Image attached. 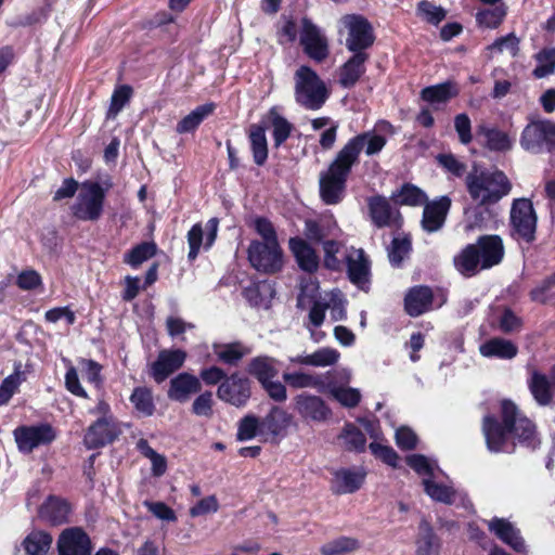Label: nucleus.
Instances as JSON below:
<instances>
[{
  "mask_svg": "<svg viewBox=\"0 0 555 555\" xmlns=\"http://www.w3.org/2000/svg\"><path fill=\"white\" fill-rule=\"evenodd\" d=\"M106 191L100 183L85 181L80 184L75 203L70 210L75 218L81 221H96L104 210Z\"/></svg>",
  "mask_w": 555,
  "mask_h": 555,
  "instance_id": "obj_5",
  "label": "nucleus"
},
{
  "mask_svg": "<svg viewBox=\"0 0 555 555\" xmlns=\"http://www.w3.org/2000/svg\"><path fill=\"white\" fill-rule=\"evenodd\" d=\"M201 389V379L195 375L183 372L170 380L167 397L172 401L185 403L193 395L199 392Z\"/></svg>",
  "mask_w": 555,
  "mask_h": 555,
  "instance_id": "obj_23",
  "label": "nucleus"
},
{
  "mask_svg": "<svg viewBox=\"0 0 555 555\" xmlns=\"http://www.w3.org/2000/svg\"><path fill=\"white\" fill-rule=\"evenodd\" d=\"M519 38L511 33L495 39L493 43L487 47V50L491 55L508 52L511 56L515 57L519 52Z\"/></svg>",
  "mask_w": 555,
  "mask_h": 555,
  "instance_id": "obj_52",
  "label": "nucleus"
},
{
  "mask_svg": "<svg viewBox=\"0 0 555 555\" xmlns=\"http://www.w3.org/2000/svg\"><path fill=\"white\" fill-rule=\"evenodd\" d=\"M360 547V542L356 538L339 537L334 539L320 548L322 555H347L357 551Z\"/></svg>",
  "mask_w": 555,
  "mask_h": 555,
  "instance_id": "obj_49",
  "label": "nucleus"
},
{
  "mask_svg": "<svg viewBox=\"0 0 555 555\" xmlns=\"http://www.w3.org/2000/svg\"><path fill=\"white\" fill-rule=\"evenodd\" d=\"M260 427L261 423L258 417L251 414L244 416L238 423L237 439L240 441H247L256 436H260Z\"/></svg>",
  "mask_w": 555,
  "mask_h": 555,
  "instance_id": "obj_57",
  "label": "nucleus"
},
{
  "mask_svg": "<svg viewBox=\"0 0 555 555\" xmlns=\"http://www.w3.org/2000/svg\"><path fill=\"white\" fill-rule=\"evenodd\" d=\"M433 291L428 286H415L404 298L405 310L411 317H418L430 309L433 305Z\"/></svg>",
  "mask_w": 555,
  "mask_h": 555,
  "instance_id": "obj_31",
  "label": "nucleus"
},
{
  "mask_svg": "<svg viewBox=\"0 0 555 555\" xmlns=\"http://www.w3.org/2000/svg\"><path fill=\"white\" fill-rule=\"evenodd\" d=\"M348 30L346 47L353 53L365 52L374 42L373 29L370 23L360 15H346L341 20Z\"/></svg>",
  "mask_w": 555,
  "mask_h": 555,
  "instance_id": "obj_11",
  "label": "nucleus"
},
{
  "mask_svg": "<svg viewBox=\"0 0 555 555\" xmlns=\"http://www.w3.org/2000/svg\"><path fill=\"white\" fill-rule=\"evenodd\" d=\"M420 530L421 538L417 541L416 555H434L436 552V535L431 527L426 521H422Z\"/></svg>",
  "mask_w": 555,
  "mask_h": 555,
  "instance_id": "obj_58",
  "label": "nucleus"
},
{
  "mask_svg": "<svg viewBox=\"0 0 555 555\" xmlns=\"http://www.w3.org/2000/svg\"><path fill=\"white\" fill-rule=\"evenodd\" d=\"M488 529L504 544L519 554H527V545L521 537L520 530L508 519L493 517L487 520Z\"/></svg>",
  "mask_w": 555,
  "mask_h": 555,
  "instance_id": "obj_17",
  "label": "nucleus"
},
{
  "mask_svg": "<svg viewBox=\"0 0 555 555\" xmlns=\"http://www.w3.org/2000/svg\"><path fill=\"white\" fill-rule=\"evenodd\" d=\"M412 251V242L408 236H396L387 248L388 259L392 267L400 268L409 259Z\"/></svg>",
  "mask_w": 555,
  "mask_h": 555,
  "instance_id": "obj_44",
  "label": "nucleus"
},
{
  "mask_svg": "<svg viewBox=\"0 0 555 555\" xmlns=\"http://www.w3.org/2000/svg\"><path fill=\"white\" fill-rule=\"evenodd\" d=\"M249 141L254 162L258 166H262L268 158V142L264 127L261 125H251L249 129Z\"/></svg>",
  "mask_w": 555,
  "mask_h": 555,
  "instance_id": "obj_40",
  "label": "nucleus"
},
{
  "mask_svg": "<svg viewBox=\"0 0 555 555\" xmlns=\"http://www.w3.org/2000/svg\"><path fill=\"white\" fill-rule=\"evenodd\" d=\"M456 270L465 275L473 276L481 269V260L476 245H467L455 258Z\"/></svg>",
  "mask_w": 555,
  "mask_h": 555,
  "instance_id": "obj_34",
  "label": "nucleus"
},
{
  "mask_svg": "<svg viewBox=\"0 0 555 555\" xmlns=\"http://www.w3.org/2000/svg\"><path fill=\"white\" fill-rule=\"evenodd\" d=\"M282 377L289 387L295 389L313 388L319 391H325V383L317 374L302 371L284 372Z\"/></svg>",
  "mask_w": 555,
  "mask_h": 555,
  "instance_id": "obj_36",
  "label": "nucleus"
},
{
  "mask_svg": "<svg viewBox=\"0 0 555 555\" xmlns=\"http://www.w3.org/2000/svg\"><path fill=\"white\" fill-rule=\"evenodd\" d=\"M408 465L413 468L418 475L425 478L434 476V472L437 468L435 463H431L426 456L422 454H412L406 457Z\"/></svg>",
  "mask_w": 555,
  "mask_h": 555,
  "instance_id": "obj_61",
  "label": "nucleus"
},
{
  "mask_svg": "<svg viewBox=\"0 0 555 555\" xmlns=\"http://www.w3.org/2000/svg\"><path fill=\"white\" fill-rule=\"evenodd\" d=\"M59 555H90L91 542L80 528H69L62 532L57 541Z\"/></svg>",
  "mask_w": 555,
  "mask_h": 555,
  "instance_id": "obj_22",
  "label": "nucleus"
},
{
  "mask_svg": "<svg viewBox=\"0 0 555 555\" xmlns=\"http://www.w3.org/2000/svg\"><path fill=\"white\" fill-rule=\"evenodd\" d=\"M501 413L503 425L492 415L483 417L482 433L490 452H513L515 442L509 441L511 437L527 448L535 449L538 447L539 439L534 424L519 414L514 402L503 400Z\"/></svg>",
  "mask_w": 555,
  "mask_h": 555,
  "instance_id": "obj_1",
  "label": "nucleus"
},
{
  "mask_svg": "<svg viewBox=\"0 0 555 555\" xmlns=\"http://www.w3.org/2000/svg\"><path fill=\"white\" fill-rule=\"evenodd\" d=\"M477 134L483 138V145L491 152L505 153L513 149L514 140L509 134L495 126L480 124Z\"/></svg>",
  "mask_w": 555,
  "mask_h": 555,
  "instance_id": "obj_27",
  "label": "nucleus"
},
{
  "mask_svg": "<svg viewBox=\"0 0 555 555\" xmlns=\"http://www.w3.org/2000/svg\"><path fill=\"white\" fill-rule=\"evenodd\" d=\"M519 144L532 154L555 151V122L550 119L530 121L521 131Z\"/></svg>",
  "mask_w": 555,
  "mask_h": 555,
  "instance_id": "obj_7",
  "label": "nucleus"
},
{
  "mask_svg": "<svg viewBox=\"0 0 555 555\" xmlns=\"http://www.w3.org/2000/svg\"><path fill=\"white\" fill-rule=\"evenodd\" d=\"M438 164L449 173L456 178L464 176L466 171V165L457 159L453 154H438L436 156Z\"/></svg>",
  "mask_w": 555,
  "mask_h": 555,
  "instance_id": "obj_60",
  "label": "nucleus"
},
{
  "mask_svg": "<svg viewBox=\"0 0 555 555\" xmlns=\"http://www.w3.org/2000/svg\"><path fill=\"white\" fill-rule=\"evenodd\" d=\"M327 383L325 389L327 393L345 408H356L361 401V392L358 388L349 387L351 372L347 369L336 370L326 374Z\"/></svg>",
  "mask_w": 555,
  "mask_h": 555,
  "instance_id": "obj_8",
  "label": "nucleus"
},
{
  "mask_svg": "<svg viewBox=\"0 0 555 555\" xmlns=\"http://www.w3.org/2000/svg\"><path fill=\"white\" fill-rule=\"evenodd\" d=\"M369 60L366 52L353 53V55L339 68V85L352 88L365 73V62Z\"/></svg>",
  "mask_w": 555,
  "mask_h": 555,
  "instance_id": "obj_29",
  "label": "nucleus"
},
{
  "mask_svg": "<svg viewBox=\"0 0 555 555\" xmlns=\"http://www.w3.org/2000/svg\"><path fill=\"white\" fill-rule=\"evenodd\" d=\"M451 208V198L447 195L440 196L424 204L422 229L427 233H435L442 229Z\"/></svg>",
  "mask_w": 555,
  "mask_h": 555,
  "instance_id": "obj_21",
  "label": "nucleus"
},
{
  "mask_svg": "<svg viewBox=\"0 0 555 555\" xmlns=\"http://www.w3.org/2000/svg\"><path fill=\"white\" fill-rule=\"evenodd\" d=\"M538 62L533 69L535 78H544L555 73V49H543L535 55Z\"/></svg>",
  "mask_w": 555,
  "mask_h": 555,
  "instance_id": "obj_54",
  "label": "nucleus"
},
{
  "mask_svg": "<svg viewBox=\"0 0 555 555\" xmlns=\"http://www.w3.org/2000/svg\"><path fill=\"white\" fill-rule=\"evenodd\" d=\"M135 412L143 417L152 416L155 412V403L152 390L147 387H137L130 396Z\"/></svg>",
  "mask_w": 555,
  "mask_h": 555,
  "instance_id": "obj_46",
  "label": "nucleus"
},
{
  "mask_svg": "<svg viewBox=\"0 0 555 555\" xmlns=\"http://www.w3.org/2000/svg\"><path fill=\"white\" fill-rule=\"evenodd\" d=\"M347 274L352 284L367 291L371 282V261L362 248L351 247L345 256Z\"/></svg>",
  "mask_w": 555,
  "mask_h": 555,
  "instance_id": "obj_15",
  "label": "nucleus"
},
{
  "mask_svg": "<svg viewBox=\"0 0 555 555\" xmlns=\"http://www.w3.org/2000/svg\"><path fill=\"white\" fill-rule=\"evenodd\" d=\"M295 410L306 421L325 422L332 415L330 406L315 395L301 392L294 398Z\"/></svg>",
  "mask_w": 555,
  "mask_h": 555,
  "instance_id": "obj_19",
  "label": "nucleus"
},
{
  "mask_svg": "<svg viewBox=\"0 0 555 555\" xmlns=\"http://www.w3.org/2000/svg\"><path fill=\"white\" fill-rule=\"evenodd\" d=\"M352 166L349 156L338 152L327 170L320 173V196L326 205H336L343 201Z\"/></svg>",
  "mask_w": 555,
  "mask_h": 555,
  "instance_id": "obj_4",
  "label": "nucleus"
},
{
  "mask_svg": "<svg viewBox=\"0 0 555 555\" xmlns=\"http://www.w3.org/2000/svg\"><path fill=\"white\" fill-rule=\"evenodd\" d=\"M423 486L426 494L434 501L444 504L453 503L455 491L451 487L435 482L430 478H424Z\"/></svg>",
  "mask_w": 555,
  "mask_h": 555,
  "instance_id": "obj_51",
  "label": "nucleus"
},
{
  "mask_svg": "<svg viewBox=\"0 0 555 555\" xmlns=\"http://www.w3.org/2000/svg\"><path fill=\"white\" fill-rule=\"evenodd\" d=\"M17 449L22 453H30L34 449L51 443L55 437L54 428L47 423L18 426L13 431Z\"/></svg>",
  "mask_w": 555,
  "mask_h": 555,
  "instance_id": "obj_9",
  "label": "nucleus"
},
{
  "mask_svg": "<svg viewBox=\"0 0 555 555\" xmlns=\"http://www.w3.org/2000/svg\"><path fill=\"white\" fill-rule=\"evenodd\" d=\"M420 16L426 22L438 25L446 17V10L441 7H438L429 1H421L417 8Z\"/></svg>",
  "mask_w": 555,
  "mask_h": 555,
  "instance_id": "obj_59",
  "label": "nucleus"
},
{
  "mask_svg": "<svg viewBox=\"0 0 555 555\" xmlns=\"http://www.w3.org/2000/svg\"><path fill=\"white\" fill-rule=\"evenodd\" d=\"M530 298L540 304L555 299V272L530 292Z\"/></svg>",
  "mask_w": 555,
  "mask_h": 555,
  "instance_id": "obj_56",
  "label": "nucleus"
},
{
  "mask_svg": "<svg viewBox=\"0 0 555 555\" xmlns=\"http://www.w3.org/2000/svg\"><path fill=\"white\" fill-rule=\"evenodd\" d=\"M300 44L305 53L317 62H322L328 56V41L323 31L310 20L301 22Z\"/></svg>",
  "mask_w": 555,
  "mask_h": 555,
  "instance_id": "obj_13",
  "label": "nucleus"
},
{
  "mask_svg": "<svg viewBox=\"0 0 555 555\" xmlns=\"http://www.w3.org/2000/svg\"><path fill=\"white\" fill-rule=\"evenodd\" d=\"M186 359V352L181 349H165L158 353L156 361L151 364L150 375L160 384L173 372L178 371Z\"/></svg>",
  "mask_w": 555,
  "mask_h": 555,
  "instance_id": "obj_20",
  "label": "nucleus"
},
{
  "mask_svg": "<svg viewBox=\"0 0 555 555\" xmlns=\"http://www.w3.org/2000/svg\"><path fill=\"white\" fill-rule=\"evenodd\" d=\"M490 5L489 8L477 11L476 22L480 27L495 29L503 23L507 14V8L502 2Z\"/></svg>",
  "mask_w": 555,
  "mask_h": 555,
  "instance_id": "obj_38",
  "label": "nucleus"
},
{
  "mask_svg": "<svg viewBox=\"0 0 555 555\" xmlns=\"http://www.w3.org/2000/svg\"><path fill=\"white\" fill-rule=\"evenodd\" d=\"M371 452L384 463L396 467L398 462V454L396 451L389 447L382 444L380 442L374 441L369 446Z\"/></svg>",
  "mask_w": 555,
  "mask_h": 555,
  "instance_id": "obj_63",
  "label": "nucleus"
},
{
  "mask_svg": "<svg viewBox=\"0 0 555 555\" xmlns=\"http://www.w3.org/2000/svg\"><path fill=\"white\" fill-rule=\"evenodd\" d=\"M346 448L350 451L362 452L365 450L366 438L353 424H347L340 435Z\"/></svg>",
  "mask_w": 555,
  "mask_h": 555,
  "instance_id": "obj_53",
  "label": "nucleus"
},
{
  "mask_svg": "<svg viewBox=\"0 0 555 555\" xmlns=\"http://www.w3.org/2000/svg\"><path fill=\"white\" fill-rule=\"evenodd\" d=\"M475 245L481 260V269H490L503 260L504 245L499 235L480 236Z\"/></svg>",
  "mask_w": 555,
  "mask_h": 555,
  "instance_id": "obj_25",
  "label": "nucleus"
},
{
  "mask_svg": "<svg viewBox=\"0 0 555 555\" xmlns=\"http://www.w3.org/2000/svg\"><path fill=\"white\" fill-rule=\"evenodd\" d=\"M250 382L247 377L233 373L218 387L217 397L236 408L245 406L250 398Z\"/></svg>",
  "mask_w": 555,
  "mask_h": 555,
  "instance_id": "obj_12",
  "label": "nucleus"
},
{
  "mask_svg": "<svg viewBox=\"0 0 555 555\" xmlns=\"http://www.w3.org/2000/svg\"><path fill=\"white\" fill-rule=\"evenodd\" d=\"M294 98L301 107L319 111L330 98V91L312 68L301 65L294 74Z\"/></svg>",
  "mask_w": 555,
  "mask_h": 555,
  "instance_id": "obj_3",
  "label": "nucleus"
},
{
  "mask_svg": "<svg viewBox=\"0 0 555 555\" xmlns=\"http://www.w3.org/2000/svg\"><path fill=\"white\" fill-rule=\"evenodd\" d=\"M69 512V504L65 500L54 496L49 498L40 508L41 517L53 525L66 522Z\"/></svg>",
  "mask_w": 555,
  "mask_h": 555,
  "instance_id": "obj_35",
  "label": "nucleus"
},
{
  "mask_svg": "<svg viewBox=\"0 0 555 555\" xmlns=\"http://www.w3.org/2000/svg\"><path fill=\"white\" fill-rule=\"evenodd\" d=\"M292 415L284 409L274 405L269 413L260 421V436L268 440L284 436L291 425Z\"/></svg>",
  "mask_w": 555,
  "mask_h": 555,
  "instance_id": "obj_24",
  "label": "nucleus"
},
{
  "mask_svg": "<svg viewBox=\"0 0 555 555\" xmlns=\"http://www.w3.org/2000/svg\"><path fill=\"white\" fill-rule=\"evenodd\" d=\"M479 351L486 358L509 360L516 357L518 348L511 340L495 337L481 344Z\"/></svg>",
  "mask_w": 555,
  "mask_h": 555,
  "instance_id": "obj_33",
  "label": "nucleus"
},
{
  "mask_svg": "<svg viewBox=\"0 0 555 555\" xmlns=\"http://www.w3.org/2000/svg\"><path fill=\"white\" fill-rule=\"evenodd\" d=\"M132 89L129 86H121L116 89L112 95L108 116H116L129 101Z\"/></svg>",
  "mask_w": 555,
  "mask_h": 555,
  "instance_id": "obj_62",
  "label": "nucleus"
},
{
  "mask_svg": "<svg viewBox=\"0 0 555 555\" xmlns=\"http://www.w3.org/2000/svg\"><path fill=\"white\" fill-rule=\"evenodd\" d=\"M339 358L340 353L336 349L323 347L312 353H301L295 357H289L288 361L295 365L326 367L335 365Z\"/></svg>",
  "mask_w": 555,
  "mask_h": 555,
  "instance_id": "obj_28",
  "label": "nucleus"
},
{
  "mask_svg": "<svg viewBox=\"0 0 555 555\" xmlns=\"http://www.w3.org/2000/svg\"><path fill=\"white\" fill-rule=\"evenodd\" d=\"M386 145L385 137L374 132H363L351 138L339 151L340 154H347L351 165H356L359 160V155L363 149L367 156L379 153Z\"/></svg>",
  "mask_w": 555,
  "mask_h": 555,
  "instance_id": "obj_16",
  "label": "nucleus"
},
{
  "mask_svg": "<svg viewBox=\"0 0 555 555\" xmlns=\"http://www.w3.org/2000/svg\"><path fill=\"white\" fill-rule=\"evenodd\" d=\"M289 248L301 270L309 273L318 270L319 257L314 249L305 240L300 237L291 238Z\"/></svg>",
  "mask_w": 555,
  "mask_h": 555,
  "instance_id": "obj_32",
  "label": "nucleus"
},
{
  "mask_svg": "<svg viewBox=\"0 0 555 555\" xmlns=\"http://www.w3.org/2000/svg\"><path fill=\"white\" fill-rule=\"evenodd\" d=\"M392 201L397 205L404 206H423L427 202V196L423 190L420 188L405 183L401 186L400 190L392 193Z\"/></svg>",
  "mask_w": 555,
  "mask_h": 555,
  "instance_id": "obj_42",
  "label": "nucleus"
},
{
  "mask_svg": "<svg viewBox=\"0 0 555 555\" xmlns=\"http://www.w3.org/2000/svg\"><path fill=\"white\" fill-rule=\"evenodd\" d=\"M459 89L455 83L447 81L436 86L426 87L422 90V99L431 104L444 103L457 95Z\"/></svg>",
  "mask_w": 555,
  "mask_h": 555,
  "instance_id": "obj_43",
  "label": "nucleus"
},
{
  "mask_svg": "<svg viewBox=\"0 0 555 555\" xmlns=\"http://www.w3.org/2000/svg\"><path fill=\"white\" fill-rule=\"evenodd\" d=\"M538 216L529 198H516L509 211L511 234L517 241L532 243L535 240Z\"/></svg>",
  "mask_w": 555,
  "mask_h": 555,
  "instance_id": "obj_6",
  "label": "nucleus"
},
{
  "mask_svg": "<svg viewBox=\"0 0 555 555\" xmlns=\"http://www.w3.org/2000/svg\"><path fill=\"white\" fill-rule=\"evenodd\" d=\"M214 109L212 103L197 106L177 124L176 131L180 134L194 131L205 118L212 114Z\"/></svg>",
  "mask_w": 555,
  "mask_h": 555,
  "instance_id": "obj_41",
  "label": "nucleus"
},
{
  "mask_svg": "<svg viewBox=\"0 0 555 555\" xmlns=\"http://www.w3.org/2000/svg\"><path fill=\"white\" fill-rule=\"evenodd\" d=\"M219 220L211 218L207 221L205 230L201 223H195L188 232L186 238L189 244L188 258L195 260L199 254L201 247L209 249L217 238Z\"/></svg>",
  "mask_w": 555,
  "mask_h": 555,
  "instance_id": "obj_18",
  "label": "nucleus"
},
{
  "mask_svg": "<svg viewBox=\"0 0 555 555\" xmlns=\"http://www.w3.org/2000/svg\"><path fill=\"white\" fill-rule=\"evenodd\" d=\"M156 253L155 243L143 242L133 247L126 256L125 261L133 268L152 258Z\"/></svg>",
  "mask_w": 555,
  "mask_h": 555,
  "instance_id": "obj_55",
  "label": "nucleus"
},
{
  "mask_svg": "<svg viewBox=\"0 0 555 555\" xmlns=\"http://www.w3.org/2000/svg\"><path fill=\"white\" fill-rule=\"evenodd\" d=\"M52 544V537L44 531H33L23 541L25 555H47Z\"/></svg>",
  "mask_w": 555,
  "mask_h": 555,
  "instance_id": "obj_45",
  "label": "nucleus"
},
{
  "mask_svg": "<svg viewBox=\"0 0 555 555\" xmlns=\"http://www.w3.org/2000/svg\"><path fill=\"white\" fill-rule=\"evenodd\" d=\"M138 451L146 459L150 460L152 465V474L156 477L163 476L167 469L166 457L156 452L147 442L146 439H139L137 442Z\"/></svg>",
  "mask_w": 555,
  "mask_h": 555,
  "instance_id": "obj_50",
  "label": "nucleus"
},
{
  "mask_svg": "<svg viewBox=\"0 0 555 555\" xmlns=\"http://www.w3.org/2000/svg\"><path fill=\"white\" fill-rule=\"evenodd\" d=\"M268 118L272 127L274 146L279 147L289 138L293 125L286 118L281 116L275 107L269 111Z\"/></svg>",
  "mask_w": 555,
  "mask_h": 555,
  "instance_id": "obj_47",
  "label": "nucleus"
},
{
  "mask_svg": "<svg viewBox=\"0 0 555 555\" xmlns=\"http://www.w3.org/2000/svg\"><path fill=\"white\" fill-rule=\"evenodd\" d=\"M366 473L362 468H340L333 473L332 491L336 494L353 493L361 488Z\"/></svg>",
  "mask_w": 555,
  "mask_h": 555,
  "instance_id": "obj_26",
  "label": "nucleus"
},
{
  "mask_svg": "<svg viewBox=\"0 0 555 555\" xmlns=\"http://www.w3.org/2000/svg\"><path fill=\"white\" fill-rule=\"evenodd\" d=\"M369 211L373 223L377 228L391 225L399 217L398 210L393 209L384 196L377 195L367 201Z\"/></svg>",
  "mask_w": 555,
  "mask_h": 555,
  "instance_id": "obj_30",
  "label": "nucleus"
},
{
  "mask_svg": "<svg viewBox=\"0 0 555 555\" xmlns=\"http://www.w3.org/2000/svg\"><path fill=\"white\" fill-rule=\"evenodd\" d=\"M248 260L259 272L275 273L283 264L282 249L279 244H263L253 241L248 247Z\"/></svg>",
  "mask_w": 555,
  "mask_h": 555,
  "instance_id": "obj_10",
  "label": "nucleus"
},
{
  "mask_svg": "<svg viewBox=\"0 0 555 555\" xmlns=\"http://www.w3.org/2000/svg\"><path fill=\"white\" fill-rule=\"evenodd\" d=\"M454 128L462 144L467 145L472 142V122L467 114L462 113L455 116Z\"/></svg>",
  "mask_w": 555,
  "mask_h": 555,
  "instance_id": "obj_64",
  "label": "nucleus"
},
{
  "mask_svg": "<svg viewBox=\"0 0 555 555\" xmlns=\"http://www.w3.org/2000/svg\"><path fill=\"white\" fill-rule=\"evenodd\" d=\"M529 389L540 405H547L552 400L551 386L544 374L534 372L529 380Z\"/></svg>",
  "mask_w": 555,
  "mask_h": 555,
  "instance_id": "obj_48",
  "label": "nucleus"
},
{
  "mask_svg": "<svg viewBox=\"0 0 555 555\" xmlns=\"http://www.w3.org/2000/svg\"><path fill=\"white\" fill-rule=\"evenodd\" d=\"M214 352L219 361L229 364H237L245 356L251 352L250 348L240 341L222 345H214Z\"/></svg>",
  "mask_w": 555,
  "mask_h": 555,
  "instance_id": "obj_39",
  "label": "nucleus"
},
{
  "mask_svg": "<svg viewBox=\"0 0 555 555\" xmlns=\"http://www.w3.org/2000/svg\"><path fill=\"white\" fill-rule=\"evenodd\" d=\"M467 192L479 206L498 203L506 196L512 184L501 170H490L474 166L465 179Z\"/></svg>",
  "mask_w": 555,
  "mask_h": 555,
  "instance_id": "obj_2",
  "label": "nucleus"
},
{
  "mask_svg": "<svg viewBox=\"0 0 555 555\" xmlns=\"http://www.w3.org/2000/svg\"><path fill=\"white\" fill-rule=\"evenodd\" d=\"M275 363L276 360L271 357L259 356L249 362L247 371L262 385L278 376L279 372L275 367Z\"/></svg>",
  "mask_w": 555,
  "mask_h": 555,
  "instance_id": "obj_37",
  "label": "nucleus"
},
{
  "mask_svg": "<svg viewBox=\"0 0 555 555\" xmlns=\"http://www.w3.org/2000/svg\"><path fill=\"white\" fill-rule=\"evenodd\" d=\"M120 434L115 417H99L87 429L83 443L88 449H100L112 443Z\"/></svg>",
  "mask_w": 555,
  "mask_h": 555,
  "instance_id": "obj_14",
  "label": "nucleus"
}]
</instances>
